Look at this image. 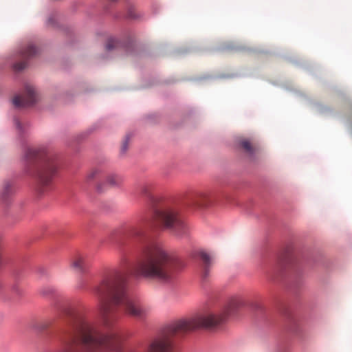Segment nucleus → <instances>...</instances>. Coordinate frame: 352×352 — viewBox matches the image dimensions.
<instances>
[{"instance_id": "obj_1", "label": "nucleus", "mask_w": 352, "mask_h": 352, "mask_svg": "<svg viewBox=\"0 0 352 352\" xmlns=\"http://www.w3.org/2000/svg\"><path fill=\"white\" fill-rule=\"evenodd\" d=\"M185 266L182 259L162 245L143 241L133 272L119 270L105 272L101 277L100 286H125L133 284V280L139 277L170 283L175 277V273Z\"/></svg>"}, {"instance_id": "obj_2", "label": "nucleus", "mask_w": 352, "mask_h": 352, "mask_svg": "<svg viewBox=\"0 0 352 352\" xmlns=\"http://www.w3.org/2000/svg\"><path fill=\"white\" fill-rule=\"evenodd\" d=\"M242 305L241 298L232 297L218 311H209L190 319H180L168 324L151 344L148 352H175L174 340L176 337L199 328L219 329L237 313Z\"/></svg>"}, {"instance_id": "obj_3", "label": "nucleus", "mask_w": 352, "mask_h": 352, "mask_svg": "<svg viewBox=\"0 0 352 352\" xmlns=\"http://www.w3.org/2000/svg\"><path fill=\"white\" fill-rule=\"evenodd\" d=\"M153 189L154 186L151 183H146L140 186L141 195L150 199L151 206L150 210L143 214L137 223L131 228V235L142 238L149 230L159 226L177 237L187 236L188 226L177 210L171 207H157L154 205L155 199L153 196Z\"/></svg>"}, {"instance_id": "obj_4", "label": "nucleus", "mask_w": 352, "mask_h": 352, "mask_svg": "<svg viewBox=\"0 0 352 352\" xmlns=\"http://www.w3.org/2000/svg\"><path fill=\"white\" fill-rule=\"evenodd\" d=\"M98 294L100 298V317L107 327L113 321L118 305L122 306L127 314L135 318H143L148 314V309L142 307L126 287H100Z\"/></svg>"}, {"instance_id": "obj_5", "label": "nucleus", "mask_w": 352, "mask_h": 352, "mask_svg": "<svg viewBox=\"0 0 352 352\" xmlns=\"http://www.w3.org/2000/svg\"><path fill=\"white\" fill-rule=\"evenodd\" d=\"M27 172L33 175L36 190L43 193L52 187L57 169L54 154L45 147L29 148L25 154Z\"/></svg>"}, {"instance_id": "obj_6", "label": "nucleus", "mask_w": 352, "mask_h": 352, "mask_svg": "<svg viewBox=\"0 0 352 352\" xmlns=\"http://www.w3.org/2000/svg\"><path fill=\"white\" fill-rule=\"evenodd\" d=\"M38 100V94L35 88L31 85L25 86V93L22 96H16L12 100L17 108H25L34 104Z\"/></svg>"}, {"instance_id": "obj_7", "label": "nucleus", "mask_w": 352, "mask_h": 352, "mask_svg": "<svg viewBox=\"0 0 352 352\" xmlns=\"http://www.w3.org/2000/svg\"><path fill=\"white\" fill-rule=\"evenodd\" d=\"M289 262L287 256L285 255L277 258L275 266L267 274V278L272 283H285L286 279L285 274L286 264Z\"/></svg>"}, {"instance_id": "obj_8", "label": "nucleus", "mask_w": 352, "mask_h": 352, "mask_svg": "<svg viewBox=\"0 0 352 352\" xmlns=\"http://www.w3.org/2000/svg\"><path fill=\"white\" fill-rule=\"evenodd\" d=\"M215 200L214 194L200 193L191 200V204L197 208H206L212 206Z\"/></svg>"}, {"instance_id": "obj_9", "label": "nucleus", "mask_w": 352, "mask_h": 352, "mask_svg": "<svg viewBox=\"0 0 352 352\" xmlns=\"http://www.w3.org/2000/svg\"><path fill=\"white\" fill-rule=\"evenodd\" d=\"M198 256L202 261L201 278L203 281H206L209 276L210 270L212 264L210 256L204 251L198 252Z\"/></svg>"}, {"instance_id": "obj_10", "label": "nucleus", "mask_w": 352, "mask_h": 352, "mask_svg": "<svg viewBox=\"0 0 352 352\" xmlns=\"http://www.w3.org/2000/svg\"><path fill=\"white\" fill-rule=\"evenodd\" d=\"M69 266L72 269L80 273H85L87 270L85 258L82 256H76L71 259Z\"/></svg>"}, {"instance_id": "obj_11", "label": "nucleus", "mask_w": 352, "mask_h": 352, "mask_svg": "<svg viewBox=\"0 0 352 352\" xmlns=\"http://www.w3.org/2000/svg\"><path fill=\"white\" fill-rule=\"evenodd\" d=\"M240 144L245 151L251 157L254 156L260 151V147L257 144L251 143L250 140L247 139L241 140Z\"/></svg>"}, {"instance_id": "obj_12", "label": "nucleus", "mask_w": 352, "mask_h": 352, "mask_svg": "<svg viewBox=\"0 0 352 352\" xmlns=\"http://www.w3.org/2000/svg\"><path fill=\"white\" fill-rule=\"evenodd\" d=\"M38 53V50L33 44H28L21 50V56L26 59L35 56Z\"/></svg>"}, {"instance_id": "obj_13", "label": "nucleus", "mask_w": 352, "mask_h": 352, "mask_svg": "<svg viewBox=\"0 0 352 352\" xmlns=\"http://www.w3.org/2000/svg\"><path fill=\"white\" fill-rule=\"evenodd\" d=\"M122 182L123 179L120 175L110 174L106 177L104 184L110 187H115L120 186Z\"/></svg>"}, {"instance_id": "obj_14", "label": "nucleus", "mask_w": 352, "mask_h": 352, "mask_svg": "<svg viewBox=\"0 0 352 352\" xmlns=\"http://www.w3.org/2000/svg\"><path fill=\"white\" fill-rule=\"evenodd\" d=\"M102 173V170L98 168H93L87 175V180L91 181Z\"/></svg>"}, {"instance_id": "obj_15", "label": "nucleus", "mask_w": 352, "mask_h": 352, "mask_svg": "<svg viewBox=\"0 0 352 352\" xmlns=\"http://www.w3.org/2000/svg\"><path fill=\"white\" fill-rule=\"evenodd\" d=\"M118 45V42L115 39L111 38L107 41L106 45V49L107 50H111L116 48Z\"/></svg>"}, {"instance_id": "obj_16", "label": "nucleus", "mask_w": 352, "mask_h": 352, "mask_svg": "<svg viewBox=\"0 0 352 352\" xmlns=\"http://www.w3.org/2000/svg\"><path fill=\"white\" fill-rule=\"evenodd\" d=\"M292 278L293 279V280H292L293 283L300 284V283H301L302 276L301 274H300L298 272L295 271Z\"/></svg>"}, {"instance_id": "obj_17", "label": "nucleus", "mask_w": 352, "mask_h": 352, "mask_svg": "<svg viewBox=\"0 0 352 352\" xmlns=\"http://www.w3.org/2000/svg\"><path fill=\"white\" fill-rule=\"evenodd\" d=\"M27 65V63L24 60L17 63L14 65V69L17 71H21L25 68Z\"/></svg>"}, {"instance_id": "obj_18", "label": "nucleus", "mask_w": 352, "mask_h": 352, "mask_svg": "<svg viewBox=\"0 0 352 352\" xmlns=\"http://www.w3.org/2000/svg\"><path fill=\"white\" fill-rule=\"evenodd\" d=\"M127 149V141H124L121 147V151L125 153Z\"/></svg>"}, {"instance_id": "obj_19", "label": "nucleus", "mask_w": 352, "mask_h": 352, "mask_svg": "<svg viewBox=\"0 0 352 352\" xmlns=\"http://www.w3.org/2000/svg\"><path fill=\"white\" fill-rule=\"evenodd\" d=\"M97 189L98 191L102 192L104 190V187H103V183H99L97 185Z\"/></svg>"}, {"instance_id": "obj_20", "label": "nucleus", "mask_w": 352, "mask_h": 352, "mask_svg": "<svg viewBox=\"0 0 352 352\" xmlns=\"http://www.w3.org/2000/svg\"><path fill=\"white\" fill-rule=\"evenodd\" d=\"M14 122H15V125H16V126L17 128H20V127H21V126H20V125H21L20 122H19L18 120H15V121H14Z\"/></svg>"}, {"instance_id": "obj_21", "label": "nucleus", "mask_w": 352, "mask_h": 352, "mask_svg": "<svg viewBox=\"0 0 352 352\" xmlns=\"http://www.w3.org/2000/svg\"><path fill=\"white\" fill-rule=\"evenodd\" d=\"M38 271L43 273L45 272V270L43 268H39V269H38Z\"/></svg>"}, {"instance_id": "obj_22", "label": "nucleus", "mask_w": 352, "mask_h": 352, "mask_svg": "<svg viewBox=\"0 0 352 352\" xmlns=\"http://www.w3.org/2000/svg\"><path fill=\"white\" fill-rule=\"evenodd\" d=\"M48 23L49 24H52V19H48Z\"/></svg>"}, {"instance_id": "obj_23", "label": "nucleus", "mask_w": 352, "mask_h": 352, "mask_svg": "<svg viewBox=\"0 0 352 352\" xmlns=\"http://www.w3.org/2000/svg\"><path fill=\"white\" fill-rule=\"evenodd\" d=\"M8 187H9V185H8V184H7V185H6V192L8 191Z\"/></svg>"}, {"instance_id": "obj_24", "label": "nucleus", "mask_w": 352, "mask_h": 352, "mask_svg": "<svg viewBox=\"0 0 352 352\" xmlns=\"http://www.w3.org/2000/svg\"><path fill=\"white\" fill-rule=\"evenodd\" d=\"M45 327H46V326H45V325H42V326L41 327V329H45Z\"/></svg>"}]
</instances>
